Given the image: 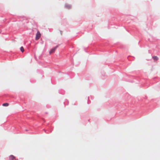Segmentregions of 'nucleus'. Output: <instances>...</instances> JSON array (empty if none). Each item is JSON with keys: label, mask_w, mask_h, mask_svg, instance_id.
<instances>
[{"label": "nucleus", "mask_w": 160, "mask_h": 160, "mask_svg": "<svg viewBox=\"0 0 160 160\" xmlns=\"http://www.w3.org/2000/svg\"><path fill=\"white\" fill-rule=\"evenodd\" d=\"M64 8L66 9H70L72 8V5L68 3H66L64 5Z\"/></svg>", "instance_id": "1"}, {"label": "nucleus", "mask_w": 160, "mask_h": 160, "mask_svg": "<svg viewBox=\"0 0 160 160\" xmlns=\"http://www.w3.org/2000/svg\"><path fill=\"white\" fill-rule=\"evenodd\" d=\"M9 105V104L7 103H5L2 104V106H8Z\"/></svg>", "instance_id": "6"}, {"label": "nucleus", "mask_w": 160, "mask_h": 160, "mask_svg": "<svg viewBox=\"0 0 160 160\" xmlns=\"http://www.w3.org/2000/svg\"><path fill=\"white\" fill-rule=\"evenodd\" d=\"M51 131H52L51 128H50L49 129V132H51Z\"/></svg>", "instance_id": "9"}, {"label": "nucleus", "mask_w": 160, "mask_h": 160, "mask_svg": "<svg viewBox=\"0 0 160 160\" xmlns=\"http://www.w3.org/2000/svg\"><path fill=\"white\" fill-rule=\"evenodd\" d=\"M60 32H61V35H62V31H60Z\"/></svg>", "instance_id": "11"}, {"label": "nucleus", "mask_w": 160, "mask_h": 160, "mask_svg": "<svg viewBox=\"0 0 160 160\" xmlns=\"http://www.w3.org/2000/svg\"><path fill=\"white\" fill-rule=\"evenodd\" d=\"M20 50L22 52H23L24 51V49L23 48V47H21V48H20Z\"/></svg>", "instance_id": "7"}, {"label": "nucleus", "mask_w": 160, "mask_h": 160, "mask_svg": "<svg viewBox=\"0 0 160 160\" xmlns=\"http://www.w3.org/2000/svg\"><path fill=\"white\" fill-rule=\"evenodd\" d=\"M58 47V45H57L56 47L53 48H52L49 51V54H51L52 53L54 52L56 49Z\"/></svg>", "instance_id": "2"}, {"label": "nucleus", "mask_w": 160, "mask_h": 160, "mask_svg": "<svg viewBox=\"0 0 160 160\" xmlns=\"http://www.w3.org/2000/svg\"><path fill=\"white\" fill-rule=\"evenodd\" d=\"M152 58L154 60H157L158 59V58L156 56H154L152 57Z\"/></svg>", "instance_id": "5"}, {"label": "nucleus", "mask_w": 160, "mask_h": 160, "mask_svg": "<svg viewBox=\"0 0 160 160\" xmlns=\"http://www.w3.org/2000/svg\"><path fill=\"white\" fill-rule=\"evenodd\" d=\"M89 97H88V102H87V103H88V104H89V103H90V102H89Z\"/></svg>", "instance_id": "8"}, {"label": "nucleus", "mask_w": 160, "mask_h": 160, "mask_svg": "<svg viewBox=\"0 0 160 160\" xmlns=\"http://www.w3.org/2000/svg\"><path fill=\"white\" fill-rule=\"evenodd\" d=\"M41 33L39 31H38L36 36L35 39L36 40H38L41 37Z\"/></svg>", "instance_id": "3"}, {"label": "nucleus", "mask_w": 160, "mask_h": 160, "mask_svg": "<svg viewBox=\"0 0 160 160\" xmlns=\"http://www.w3.org/2000/svg\"><path fill=\"white\" fill-rule=\"evenodd\" d=\"M9 160H18L16 159L15 157L13 155H11L9 156Z\"/></svg>", "instance_id": "4"}, {"label": "nucleus", "mask_w": 160, "mask_h": 160, "mask_svg": "<svg viewBox=\"0 0 160 160\" xmlns=\"http://www.w3.org/2000/svg\"><path fill=\"white\" fill-rule=\"evenodd\" d=\"M44 130V131H45V132L47 133V132H46V130ZM49 133V132H47V133Z\"/></svg>", "instance_id": "10"}]
</instances>
